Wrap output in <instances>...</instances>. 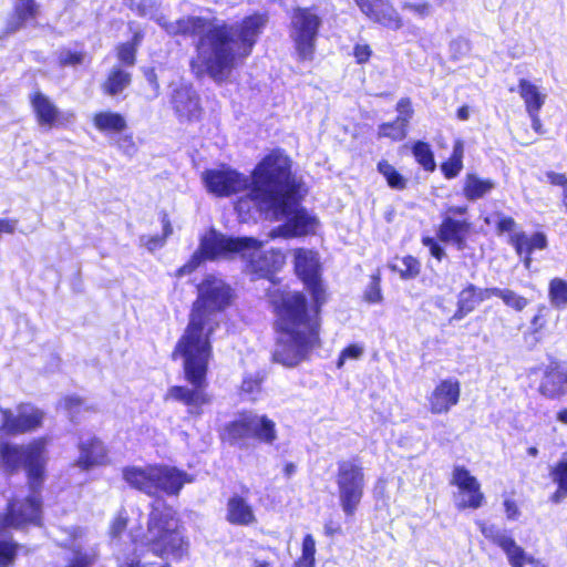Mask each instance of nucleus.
<instances>
[{
    "instance_id": "1",
    "label": "nucleus",
    "mask_w": 567,
    "mask_h": 567,
    "mask_svg": "<svg viewBox=\"0 0 567 567\" xmlns=\"http://www.w3.org/2000/svg\"><path fill=\"white\" fill-rule=\"evenodd\" d=\"M132 10L150 17L169 35H199L192 69L196 75H209L217 82L225 81L237 64L250 55L268 17L255 13L236 24H227L217 18L187 16L168 21L156 16V0H125Z\"/></svg>"
},
{
    "instance_id": "2",
    "label": "nucleus",
    "mask_w": 567,
    "mask_h": 567,
    "mask_svg": "<svg viewBox=\"0 0 567 567\" xmlns=\"http://www.w3.org/2000/svg\"><path fill=\"white\" fill-rule=\"evenodd\" d=\"M295 268L312 296L308 307L299 291H281L272 297L278 333L274 360L287 368L302 362L319 342V311L326 302V289L320 279L318 254L307 249L295 250Z\"/></svg>"
},
{
    "instance_id": "3",
    "label": "nucleus",
    "mask_w": 567,
    "mask_h": 567,
    "mask_svg": "<svg viewBox=\"0 0 567 567\" xmlns=\"http://www.w3.org/2000/svg\"><path fill=\"white\" fill-rule=\"evenodd\" d=\"M301 183L291 173L290 158L279 151L264 157L252 171L250 199L267 218L285 220L270 237H301L313 234L318 220L299 207Z\"/></svg>"
},
{
    "instance_id": "4",
    "label": "nucleus",
    "mask_w": 567,
    "mask_h": 567,
    "mask_svg": "<svg viewBox=\"0 0 567 567\" xmlns=\"http://www.w3.org/2000/svg\"><path fill=\"white\" fill-rule=\"evenodd\" d=\"M48 440L38 437L27 445L0 441V467L6 472H16L22 466L27 470L31 493L25 497L16 496L0 514V528L21 529L28 525H38L41 520V501L38 488L44 476ZM18 544L0 534V567L13 563Z\"/></svg>"
},
{
    "instance_id": "5",
    "label": "nucleus",
    "mask_w": 567,
    "mask_h": 567,
    "mask_svg": "<svg viewBox=\"0 0 567 567\" xmlns=\"http://www.w3.org/2000/svg\"><path fill=\"white\" fill-rule=\"evenodd\" d=\"M134 553L118 555L120 567H171L188 555V540L183 535L177 513L162 501L153 505L147 529L134 535Z\"/></svg>"
},
{
    "instance_id": "6",
    "label": "nucleus",
    "mask_w": 567,
    "mask_h": 567,
    "mask_svg": "<svg viewBox=\"0 0 567 567\" xmlns=\"http://www.w3.org/2000/svg\"><path fill=\"white\" fill-rule=\"evenodd\" d=\"M231 289L221 279L207 276L198 285V297L194 302L189 322L179 338V349L190 354L194 347L199 355L212 348L210 336L218 327L217 315L231 302Z\"/></svg>"
},
{
    "instance_id": "7",
    "label": "nucleus",
    "mask_w": 567,
    "mask_h": 567,
    "mask_svg": "<svg viewBox=\"0 0 567 567\" xmlns=\"http://www.w3.org/2000/svg\"><path fill=\"white\" fill-rule=\"evenodd\" d=\"M195 349L196 348L194 347L190 354H188L185 350L179 349V342H177L173 352L174 358H182L185 379L194 388L172 386L168 389L166 398L184 403L188 408L189 414L198 416L203 413V406L208 405L212 402V396L205 390L207 385L206 373L212 357V348H207L206 355H199L198 352H195Z\"/></svg>"
},
{
    "instance_id": "8",
    "label": "nucleus",
    "mask_w": 567,
    "mask_h": 567,
    "mask_svg": "<svg viewBox=\"0 0 567 567\" xmlns=\"http://www.w3.org/2000/svg\"><path fill=\"white\" fill-rule=\"evenodd\" d=\"M257 240L249 237L231 238L210 229L202 238L198 249L190 260L178 269L177 275L183 276L195 270L204 260H216L231 258L235 255L240 257L251 256L256 252Z\"/></svg>"
},
{
    "instance_id": "9",
    "label": "nucleus",
    "mask_w": 567,
    "mask_h": 567,
    "mask_svg": "<svg viewBox=\"0 0 567 567\" xmlns=\"http://www.w3.org/2000/svg\"><path fill=\"white\" fill-rule=\"evenodd\" d=\"M337 485L339 501L346 515L352 516L363 496L364 473L358 460H346L338 463Z\"/></svg>"
},
{
    "instance_id": "10",
    "label": "nucleus",
    "mask_w": 567,
    "mask_h": 567,
    "mask_svg": "<svg viewBox=\"0 0 567 567\" xmlns=\"http://www.w3.org/2000/svg\"><path fill=\"white\" fill-rule=\"evenodd\" d=\"M320 18L307 8H297L291 16L290 37L301 60L313 58Z\"/></svg>"
},
{
    "instance_id": "11",
    "label": "nucleus",
    "mask_w": 567,
    "mask_h": 567,
    "mask_svg": "<svg viewBox=\"0 0 567 567\" xmlns=\"http://www.w3.org/2000/svg\"><path fill=\"white\" fill-rule=\"evenodd\" d=\"M44 412L29 403H21L13 410L0 406V432L8 435H20L40 429Z\"/></svg>"
},
{
    "instance_id": "12",
    "label": "nucleus",
    "mask_w": 567,
    "mask_h": 567,
    "mask_svg": "<svg viewBox=\"0 0 567 567\" xmlns=\"http://www.w3.org/2000/svg\"><path fill=\"white\" fill-rule=\"evenodd\" d=\"M226 434L231 443H237L247 437H255L267 444L276 439V424L265 415L243 414L226 427Z\"/></svg>"
},
{
    "instance_id": "13",
    "label": "nucleus",
    "mask_w": 567,
    "mask_h": 567,
    "mask_svg": "<svg viewBox=\"0 0 567 567\" xmlns=\"http://www.w3.org/2000/svg\"><path fill=\"white\" fill-rule=\"evenodd\" d=\"M202 178L207 190L217 196H229L245 189L251 190L252 187V175L249 181L243 174L228 167L205 171L202 174ZM247 196L252 203L250 196Z\"/></svg>"
},
{
    "instance_id": "14",
    "label": "nucleus",
    "mask_w": 567,
    "mask_h": 567,
    "mask_svg": "<svg viewBox=\"0 0 567 567\" xmlns=\"http://www.w3.org/2000/svg\"><path fill=\"white\" fill-rule=\"evenodd\" d=\"M478 527L485 538L489 539L504 550L512 567H524L525 564L533 565L534 567H546L543 563L528 555L519 545H517L506 530L499 529L495 525H487L482 522L478 523Z\"/></svg>"
},
{
    "instance_id": "15",
    "label": "nucleus",
    "mask_w": 567,
    "mask_h": 567,
    "mask_svg": "<svg viewBox=\"0 0 567 567\" xmlns=\"http://www.w3.org/2000/svg\"><path fill=\"white\" fill-rule=\"evenodd\" d=\"M451 483L457 487L455 504L460 509L480 508L484 503L481 484L464 466H456L452 473Z\"/></svg>"
},
{
    "instance_id": "16",
    "label": "nucleus",
    "mask_w": 567,
    "mask_h": 567,
    "mask_svg": "<svg viewBox=\"0 0 567 567\" xmlns=\"http://www.w3.org/2000/svg\"><path fill=\"white\" fill-rule=\"evenodd\" d=\"M360 11L371 21L396 31L403 27V20L390 0H354Z\"/></svg>"
},
{
    "instance_id": "17",
    "label": "nucleus",
    "mask_w": 567,
    "mask_h": 567,
    "mask_svg": "<svg viewBox=\"0 0 567 567\" xmlns=\"http://www.w3.org/2000/svg\"><path fill=\"white\" fill-rule=\"evenodd\" d=\"M461 396V383L455 378L441 380L427 396L429 409L433 414H445L455 406Z\"/></svg>"
},
{
    "instance_id": "18",
    "label": "nucleus",
    "mask_w": 567,
    "mask_h": 567,
    "mask_svg": "<svg viewBox=\"0 0 567 567\" xmlns=\"http://www.w3.org/2000/svg\"><path fill=\"white\" fill-rule=\"evenodd\" d=\"M171 104L181 121H195L200 116L199 97L190 85L176 84L172 92Z\"/></svg>"
},
{
    "instance_id": "19",
    "label": "nucleus",
    "mask_w": 567,
    "mask_h": 567,
    "mask_svg": "<svg viewBox=\"0 0 567 567\" xmlns=\"http://www.w3.org/2000/svg\"><path fill=\"white\" fill-rule=\"evenodd\" d=\"M261 241L257 240V251L251 256L241 257L248 261V270L258 278H271L275 271L284 265L285 258L281 252L261 250Z\"/></svg>"
},
{
    "instance_id": "20",
    "label": "nucleus",
    "mask_w": 567,
    "mask_h": 567,
    "mask_svg": "<svg viewBox=\"0 0 567 567\" xmlns=\"http://www.w3.org/2000/svg\"><path fill=\"white\" fill-rule=\"evenodd\" d=\"M107 451L104 444L96 437H87L79 443V456L75 466L89 471L107 463Z\"/></svg>"
},
{
    "instance_id": "21",
    "label": "nucleus",
    "mask_w": 567,
    "mask_h": 567,
    "mask_svg": "<svg viewBox=\"0 0 567 567\" xmlns=\"http://www.w3.org/2000/svg\"><path fill=\"white\" fill-rule=\"evenodd\" d=\"M470 233L471 223L468 220L444 216L437 235L442 241L452 244L458 250H463L466 246V238Z\"/></svg>"
},
{
    "instance_id": "22",
    "label": "nucleus",
    "mask_w": 567,
    "mask_h": 567,
    "mask_svg": "<svg viewBox=\"0 0 567 567\" xmlns=\"http://www.w3.org/2000/svg\"><path fill=\"white\" fill-rule=\"evenodd\" d=\"M192 477L175 467L156 465V494L164 492L167 495H178L186 483H190Z\"/></svg>"
},
{
    "instance_id": "23",
    "label": "nucleus",
    "mask_w": 567,
    "mask_h": 567,
    "mask_svg": "<svg viewBox=\"0 0 567 567\" xmlns=\"http://www.w3.org/2000/svg\"><path fill=\"white\" fill-rule=\"evenodd\" d=\"M30 103L40 126L51 128L58 124L60 111L49 96L34 91L30 94Z\"/></svg>"
},
{
    "instance_id": "24",
    "label": "nucleus",
    "mask_w": 567,
    "mask_h": 567,
    "mask_svg": "<svg viewBox=\"0 0 567 567\" xmlns=\"http://www.w3.org/2000/svg\"><path fill=\"white\" fill-rule=\"evenodd\" d=\"M123 477L132 487L148 495L156 494V465L144 467L131 466L123 470Z\"/></svg>"
},
{
    "instance_id": "25",
    "label": "nucleus",
    "mask_w": 567,
    "mask_h": 567,
    "mask_svg": "<svg viewBox=\"0 0 567 567\" xmlns=\"http://www.w3.org/2000/svg\"><path fill=\"white\" fill-rule=\"evenodd\" d=\"M92 123L104 135L122 134L127 128L125 116L111 110L96 112Z\"/></svg>"
},
{
    "instance_id": "26",
    "label": "nucleus",
    "mask_w": 567,
    "mask_h": 567,
    "mask_svg": "<svg viewBox=\"0 0 567 567\" xmlns=\"http://www.w3.org/2000/svg\"><path fill=\"white\" fill-rule=\"evenodd\" d=\"M518 94L528 113H539L546 102V92L535 83L526 79L518 81Z\"/></svg>"
},
{
    "instance_id": "27",
    "label": "nucleus",
    "mask_w": 567,
    "mask_h": 567,
    "mask_svg": "<svg viewBox=\"0 0 567 567\" xmlns=\"http://www.w3.org/2000/svg\"><path fill=\"white\" fill-rule=\"evenodd\" d=\"M509 244L515 248L517 255H532L534 250H543L547 247V237L544 233H534L528 236L525 231H514L509 235Z\"/></svg>"
},
{
    "instance_id": "28",
    "label": "nucleus",
    "mask_w": 567,
    "mask_h": 567,
    "mask_svg": "<svg viewBox=\"0 0 567 567\" xmlns=\"http://www.w3.org/2000/svg\"><path fill=\"white\" fill-rule=\"evenodd\" d=\"M227 520L234 525L247 526L256 522L254 509L241 496L235 495L227 503Z\"/></svg>"
},
{
    "instance_id": "29",
    "label": "nucleus",
    "mask_w": 567,
    "mask_h": 567,
    "mask_svg": "<svg viewBox=\"0 0 567 567\" xmlns=\"http://www.w3.org/2000/svg\"><path fill=\"white\" fill-rule=\"evenodd\" d=\"M496 186L495 181L482 178L477 174H466L463 182V195L468 200H477L489 194Z\"/></svg>"
},
{
    "instance_id": "30",
    "label": "nucleus",
    "mask_w": 567,
    "mask_h": 567,
    "mask_svg": "<svg viewBox=\"0 0 567 567\" xmlns=\"http://www.w3.org/2000/svg\"><path fill=\"white\" fill-rule=\"evenodd\" d=\"M565 377L566 370L547 371L540 382L539 392L548 399H556L566 394Z\"/></svg>"
},
{
    "instance_id": "31",
    "label": "nucleus",
    "mask_w": 567,
    "mask_h": 567,
    "mask_svg": "<svg viewBox=\"0 0 567 567\" xmlns=\"http://www.w3.org/2000/svg\"><path fill=\"white\" fill-rule=\"evenodd\" d=\"M131 73L120 68H113L102 84V89L105 94L114 96L123 92L131 84Z\"/></svg>"
},
{
    "instance_id": "32",
    "label": "nucleus",
    "mask_w": 567,
    "mask_h": 567,
    "mask_svg": "<svg viewBox=\"0 0 567 567\" xmlns=\"http://www.w3.org/2000/svg\"><path fill=\"white\" fill-rule=\"evenodd\" d=\"M464 143L462 140L454 142L451 157L442 163L441 171L449 179L456 177L463 168Z\"/></svg>"
},
{
    "instance_id": "33",
    "label": "nucleus",
    "mask_w": 567,
    "mask_h": 567,
    "mask_svg": "<svg viewBox=\"0 0 567 567\" xmlns=\"http://www.w3.org/2000/svg\"><path fill=\"white\" fill-rule=\"evenodd\" d=\"M478 305L480 302L475 293V286L471 284L458 293L457 310L455 311L453 319H463L466 315L472 312Z\"/></svg>"
},
{
    "instance_id": "34",
    "label": "nucleus",
    "mask_w": 567,
    "mask_h": 567,
    "mask_svg": "<svg viewBox=\"0 0 567 567\" xmlns=\"http://www.w3.org/2000/svg\"><path fill=\"white\" fill-rule=\"evenodd\" d=\"M390 268L399 272L403 279L414 278L420 274V262L412 256L395 258Z\"/></svg>"
},
{
    "instance_id": "35",
    "label": "nucleus",
    "mask_w": 567,
    "mask_h": 567,
    "mask_svg": "<svg viewBox=\"0 0 567 567\" xmlns=\"http://www.w3.org/2000/svg\"><path fill=\"white\" fill-rule=\"evenodd\" d=\"M548 297L555 308L567 306V281L561 278H554L548 285Z\"/></svg>"
},
{
    "instance_id": "36",
    "label": "nucleus",
    "mask_w": 567,
    "mask_h": 567,
    "mask_svg": "<svg viewBox=\"0 0 567 567\" xmlns=\"http://www.w3.org/2000/svg\"><path fill=\"white\" fill-rule=\"evenodd\" d=\"M316 566V540L311 534H307L302 539L301 555L292 567H315Z\"/></svg>"
},
{
    "instance_id": "37",
    "label": "nucleus",
    "mask_w": 567,
    "mask_h": 567,
    "mask_svg": "<svg viewBox=\"0 0 567 567\" xmlns=\"http://www.w3.org/2000/svg\"><path fill=\"white\" fill-rule=\"evenodd\" d=\"M412 153L416 162L429 172H433L436 167L433 152L430 145L425 142L419 141L414 144Z\"/></svg>"
},
{
    "instance_id": "38",
    "label": "nucleus",
    "mask_w": 567,
    "mask_h": 567,
    "mask_svg": "<svg viewBox=\"0 0 567 567\" xmlns=\"http://www.w3.org/2000/svg\"><path fill=\"white\" fill-rule=\"evenodd\" d=\"M408 134V126L395 118L393 122L383 123L378 127V137H386L392 141H402Z\"/></svg>"
},
{
    "instance_id": "39",
    "label": "nucleus",
    "mask_w": 567,
    "mask_h": 567,
    "mask_svg": "<svg viewBox=\"0 0 567 567\" xmlns=\"http://www.w3.org/2000/svg\"><path fill=\"white\" fill-rule=\"evenodd\" d=\"M378 171L386 179L388 185L394 189H404L406 187V178H404L394 166L386 161H381L378 164Z\"/></svg>"
},
{
    "instance_id": "40",
    "label": "nucleus",
    "mask_w": 567,
    "mask_h": 567,
    "mask_svg": "<svg viewBox=\"0 0 567 567\" xmlns=\"http://www.w3.org/2000/svg\"><path fill=\"white\" fill-rule=\"evenodd\" d=\"M496 296L499 297L503 302L516 311H522L528 305V300L516 293L511 289H499L496 291Z\"/></svg>"
},
{
    "instance_id": "41",
    "label": "nucleus",
    "mask_w": 567,
    "mask_h": 567,
    "mask_svg": "<svg viewBox=\"0 0 567 567\" xmlns=\"http://www.w3.org/2000/svg\"><path fill=\"white\" fill-rule=\"evenodd\" d=\"M364 301L369 303H380L383 300L381 290V277L380 274H373L371 280L363 292Z\"/></svg>"
},
{
    "instance_id": "42",
    "label": "nucleus",
    "mask_w": 567,
    "mask_h": 567,
    "mask_svg": "<svg viewBox=\"0 0 567 567\" xmlns=\"http://www.w3.org/2000/svg\"><path fill=\"white\" fill-rule=\"evenodd\" d=\"M73 557L68 567H91L96 558L95 553H82L80 544H73Z\"/></svg>"
},
{
    "instance_id": "43",
    "label": "nucleus",
    "mask_w": 567,
    "mask_h": 567,
    "mask_svg": "<svg viewBox=\"0 0 567 567\" xmlns=\"http://www.w3.org/2000/svg\"><path fill=\"white\" fill-rule=\"evenodd\" d=\"M163 236H143L141 238L142 244L151 251L161 248L165 243V238L172 234V226L166 218H163Z\"/></svg>"
},
{
    "instance_id": "44",
    "label": "nucleus",
    "mask_w": 567,
    "mask_h": 567,
    "mask_svg": "<svg viewBox=\"0 0 567 567\" xmlns=\"http://www.w3.org/2000/svg\"><path fill=\"white\" fill-rule=\"evenodd\" d=\"M554 482L558 484V491L555 494L556 501L561 493L567 494V461L559 462L551 472Z\"/></svg>"
},
{
    "instance_id": "45",
    "label": "nucleus",
    "mask_w": 567,
    "mask_h": 567,
    "mask_svg": "<svg viewBox=\"0 0 567 567\" xmlns=\"http://www.w3.org/2000/svg\"><path fill=\"white\" fill-rule=\"evenodd\" d=\"M16 12L20 21L19 24H22L23 22L37 17L38 7L33 0H24L17 7ZM20 25H17L14 29H18Z\"/></svg>"
},
{
    "instance_id": "46",
    "label": "nucleus",
    "mask_w": 567,
    "mask_h": 567,
    "mask_svg": "<svg viewBox=\"0 0 567 567\" xmlns=\"http://www.w3.org/2000/svg\"><path fill=\"white\" fill-rule=\"evenodd\" d=\"M402 9L412 12L414 16L419 18H426L432 12V6L429 1H404L402 3Z\"/></svg>"
},
{
    "instance_id": "47",
    "label": "nucleus",
    "mask_w": 567,
    "mask_h": 567,
    "mask_svg": "<svg viewBox=\"0 0 567 567\" xmlns=\"http://www.w3.org/2000/svg\"><path fill=\"white\" fill-rule=\"evenodd\" d=\"M395 110L398 112L396 120L409 126L410 120L414 113L411 100L409 97H402L396 103Z\"/></svg>"
},
{
    "instance_id": "48",
    "label": "nucleus",
    "mask_w": 567,
    "mask_h": 567,
    "mask_svg": "<svg viewBox=\"0 0 567 567\" xmlns=\"http://www.w3.org/2000/svg\"><path fill=\"white\" fill-rule=\"evenodd\" d=\"M127 525V516L124 511H120L112 519L110 525V536L115 539L122 535Z\"/></svg>"
},
{
    "instance_id": "49",
    "label": "nucleus",
    "mask_w": 567,
    "mask_h": 567,
    "mask_svg": "<svg viewBox=\"0 0 567 567\" xmlns=\"http://www.w3.org/2000/svg\"><path fill=\"white\" fill-rule=\"evenodd\" d=\"M364 352V349L362 346H359V344H350L349 347H347L346 349L342 350L339 359H338V362H337V367L340 369L346 360H357L359 359Z\"/></svg>"
},
{
    "instance_id": "50",
    "label": "nucleus",
    "mask_w": 567,
    "mask_h": 567,
    "mask_svg": "<svg viewBox=\"0 0 567 567\" xmlns=\"http://www.w3.org/2000/svg\"><path fill=\"white\" fill-rule=\"evenodd\" d=\"M136 48L131 43H123L117 48V58L121 62L127 65L135 63Z\"/></svg>"
},
{
    "instance_id": "51",
    "label": "nucleus",
    "mask_w": 567,
    "mask_h": 567,
    "mask_svg": "<svg viewBox=\"0 0 567 567\" xmlns=\"http://www.w3.org/2000/svg\"><path fill=\"white\" fill-rule=\"evenodd\" d=\"M83 406V401L75 395L65 396L60 403L59 408L66 413H78Z\"/></svg>"
},
{
    "instance_id": "52",
    "label": "nucleus",
    "mask_w": 567,
    "mask_h": 567,
    "mask_svg": "<svg viewBox=\"0 0 567 567\" xmlns=\"http://www.w3.org/2000/svg\"><path fill=\"white\" fill-rule=\"evenodd\" d=\"M261 379L258 374L247 375L243 380L241 391L247 394H255L260 390Z\"/></svg>"
},
{
    "instance_id": "53",
    "label": "nucleus",
    "mask_w": 567,
    "mask_h": 567,
    "mask_svg": "<svg viewBox=\"0 0 567 567\" xmlns=\"http://www.w3.org/2000/svg\"><path fill=\"white\" fill-rule=\"evenodd\" d=\"M84 55L79 52L63 51L59 60L62 65H76L83 62Z\"/></svg>"
},
{
    "instance_id": "54",
    "label": "nucleus",
    "mask_w": 567,
    "mask_h": 567,
    "mask_svg": "<svg viewBox=\"0 0 567 567\" xmlns=\"http://www.w3.org/2000/svg\"><path fill=\"white\" fill-rule=\"evenodd\" d=\"M117 147L125 154L132 156L136 152V146L131 135H124L116 140Z\"/></svg>"
},
{
    "instance_id": "55",
    "label": "nucleus",
    "mask_w": 567,
    "mask_h": 567,
    "mask_svg": "<svg viewBox=\"0 0 567 567\" xmlns=\"http://www.w3.org/2000/svg\"><path fill=\"white\" fill-rule=\"evenodd\" d=\"M371 49L368 44H357L353 50L354 58L358 63H364L371 56Z\"/></svg>"
},
{
    "instance_id": "56",
    "label": "nucleus",
    "mask_w": 567,
    "mask_h": 567,
    "mask_svg": "<svg viewBox=\"0 0 567 567\" xmlns=\"http://www.w3.org/2000/svg\"><path fill=\"white\" fill-rule=\"evenodd\" d=\"M422 241L424 246L429 247L431 255L437 260H441L444 257L445 252L443 248L440 247L433 238L425 237Z\"/></svg>"
},
{
    "instance_id": "57",
    "label": "nucleus",
    "mask_w": 567,
    "mask_h": 567,
    "mask_svg": "<svg viewBox=\"0 0 567 567\" xmlns=\"http://www.w3.org/2000/svg\"><path fill=\"white\" fill-rule=\"evenodd\" d=\"M546 177L549 181L550 184L556 186H561L564 190L567 187V177L565 174L555 173V172H547Z\"/></svg>"
},
{
    "instance_id": "58",
    "label": "nucleus",
    "mask_w": 567,
    "mask_h": 567,
    "mask_svg": "<svg viewBox=\"0 0 567 567\" xmlns=\"http://www.w3.org/2000/svg\"><path fill=\"white\" fill-rule=\"evenodd\" d=\"M496 291H498V288H477L475 286V293L480 303L489 299L492 296H496Z\"/></svg>"
},
{
    "instance_id": "59",
    "label": "nucleus",
    "mask_w": 567,
    "mask_h": 567,
    "mask_svg": "<svg viewBox=\"0 0 567 567\" xmlns=\"http://www.w3.org/2000/svg\"><path fill=\"white\" fill-rule=\"evenodd\" d=\"M17 228V220L0 218V234H12Z\"/></svg>"
},
{
    "instance_id": "60",
    "label": "nucleus",
    "mask_w": 567,
    "mask_h": 567,
    "mask_svg": "<svg viewBox=\"0 0 567 567\" xmlns=\"http://www.w3.org/2000/svg\"><path fill=\"white\" fill-rule=\"evenodd\" d=\"M505 513L508 519H516L519 515V511L515 502L506 499L504 502Z\"/></svg>"
},
{
    "instance_id": "61",
    "label": "nucleus",
    "mask_w": 567,
    "mask_h": 567,
    "mask_svg": "<svg viewBox=\"0 0 567 567\" xmlns=\"http://www.w3.org/2000/svg\"><path fill=\"white\" fill-rule=\"evenodd\" d=\"M516 223L512 217H503L498 221V229L501 231H511L513 234L515 230Z\"/></svg>"
},
{
    "instance_id": "62",
    "label": "nucleus",
    "mask_w": 567,
    "mask_h": 567,
    "mask_svg": "<svg viewBox=\"0 0 567 567\" xmlns=\"http://www.w3.org/2000/svg\"><path fill=\"white\" fill-rule=\"evenodd\" d=\"M528 116L532 120V127L535 132L543 134V124L539 118V113H528Z\"/></svg>"
},
{
    "instance_id": "63",
    "label": "nucleus",
    "mask_w": 567,
    "mask_h": 567,
    "mask_svg": "<svg viewBox=\"0 0 567 567\" xmlns=\"http://www.w3.org/2000/svg\"><path fill=\"white\" fill-rule=\"evenodd\" d=\"M467 212L466 206H452L447 209L445 216L464 215Z\"/></svg>"
},
{
    "instance_id": "64",
    "label": "nucleus",
    "mask_w": 567,
    "mask_h": 567,
    "mask_svg": "<svg viewBox=\"0 0 567 567\" xmlns=\"http://www.w3.org/2000/svg\"><path fill=\"white\" fill-rule=\"evenodd\" d=\"M556 420L564 425H567V408L557 412Z\"/></svg>"
}]
</instances>
